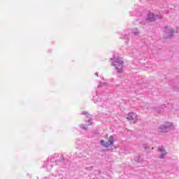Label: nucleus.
Listing matches in <instances>:
<instances>
[{
  "instance_id": "obj_3",
  "label": "nucleus",
  "mask_w": 179,
  "mask_h": 179,
  "mask_svg": "<svg viewBox=\"0 0 179 179\" xmlns=\"http://www.w3.org/2000/svg\"><path fill=\"white\" fill-rule=\"evenodd\" d=\"M114 137L113 136H110L108 138V141L106 142L104 140H101L100 143L103 148H108L110 146H113L114 145Z\"/></svg>"
},
{
  "instance_id": "obj_17",
  "label": "nucleus",
  "mask_w": 179,
  "mask_h": 179,
  "mask_svg": "<svg viewBox=\"0 0 179 179\" xmlns=\"http://www.w3.org/2000/svg\"><path fill=\"white\" fill-rule=\"evenodd\" d=\"M176 33H179V28H177Z\"/></svg>"
},
{
  "instance_id": "obj_16",
  "label": "nucleus",
  "mask_w": 179,
  "mask_h": 179,
  "mask_svg": "<svg viewBox=\"0 0 179 179\" xmlns=\"http://www.w3.org/2000/svg\"><path fill=\"white\" fill-rule=\"evenodd\" d=\"M100 86H104V84H101V83H99V85H98V87H100Z\"/></svg>"
},
{
  "instance_id": "obj_9",
  "label": "nucleus",
  "mask_w": 179,
  "mask_h": 179,
  "mask_svg": "<svg viewBox=\"0 0 179 179\" xmlns=\"http://www.w3.org/2000/svg\"><path fill=\"white\" fill-rule=\"evenodd\" d=\"M158 152H161V155L159 156V159H164V156L167 155V152H166V150L164 149V147L160 146L158 148Z\"/></svg>"
},
{
  "instance_id": "obj_19",
  "label": "nucleus",
  "mask_w": 179,
  "mask_h": 179,
  "mask_svg": "<svg viewBox=\"0 0 179 179\" xmlns=\"http://www.w3.org/2000/svg\"><path fill=\"white\" fill-rule=\"evenodd\" d=\"M178 79H179V77H178Z\"/></svg>"
},
{
  "instance_id": "obj_18",
  "label": "nucleus",
  "mask_w": 179,
  "mask_h": 179,
  "mask_svg": "<svg viewBox=\"0 0 179 179\" xmlns=\"http://www.w3.org/2000/svg\"><path fill=\"white\" fill-rule=\"evenodd\" d=\"M95 75H96V76H99V73H96Z\"/></svg>"
},
{
  "instance_id": "obj_15",
  "label": "nucleus",
  "mask_w": 179,
  "mask_h": 179,
  "mask_svg": "<svg viewBox=\"0 0 179 179\" xmlns=\"http://www.w3.org/2000/svg\"><path fill=\"white\" fill-rule=\"evenodd\" d=\"M82 114H83V115H87V112L84 110L82 112Z\"/></svg>"
},
{
  "instance_id": "obj_13",
  "label": "nucleus",
  "mask_w": 179,
  "mask_h": 179,
  "mask_svg": "<svg viewBox=\"0 0 179 179\" xmlns=\"http://www.w3.org/2000/svg\"><path fill=\"white\" fill-rule=\"evenodd\" d=\"M80 128H81V129H84L85 131L87 129V127L85 124L80 125Z\"/></svg>"
},
{
  "instance_id": "obj_1",
  "label": "nucleus",
  "mask_w": 179,
  "mask_h": 179,
  "mask_svg": "<svg viewBox=\"0 0 179 179\" xmlns=\"http://www.w3.org/2000/svg\"><path fill=\"white\" fill-rule=\"evenodd\" d=\"M112 66H115L117 73H122V68H124V60L116 55H114L113 58H110Z\"/></svg>"
},
{
  "instance_id": "obj_10",
  "label": "nucleus",
  "mask_w": 179,
  "mask_h": 179,
  "mask_svg": "<svg viewBox=\"0 0 179 179\" xmlns=\"http://www.w3.org/2000/svg\"><path fill=\"white\" fill-rule=\"evenodd\" d=\"M143 160V157L142 156H137L134 157V162H136V163H142Z\"/></svg>"
},
{
  "instance_id": "obj_12",
  "label": "nucleus",
  "mask_w": 179,
  "mask_h": 179,
  "mask_svg": "<svg viewBox=\"0 0 179 179\" xmlns=\"http://www.w3.org/2000/svg\"><path fill=\"white\" fill-rule=\"evenodd\" d=\"M87 117L89 118L88 120L87 121V122L89 123V125H90V122H92V115H87Z\"/></svg>"
},
{
  "instance_id": "obj_4",
  "label": "nucleus",
  "mask_w": 179,
  "mask_h": 179,
  "mask_svg": "<svg viewBox=\"0 0 179 179\" xmlns=\"http://www.w3.org/2000/svg\"><path fill=\"white\" fill-rule=\"evenodd\" d=\"M174 34V31L170 27H166L164 30V38H171L173 37V34Z\"/></svg>"
},
{
  "instance_id": "obj_11",
  "label": "nucleus",
  "mask_w": 179,
  "mask_h": 179,
  "mask_svg": "<svg viewBox=\"0 0 179 179\" xmlns=\"http://www.w3.org/2000/svg\"><path fill=\"white\" fill-rule=\"evenodd\" d=\"M132 34L134 35V36H138L139 34V31H138L137 29H134L132 31Z\"/></svg>"
},
{
  "instance_id": "obj_7",
  "label": "nucleus",
  "mask_w": 179,
  "mask_h": 179,
  "mask_svg": "<svg viewBox=\"0 0 179 179\" xmlns=\"http://www.w3.org/2000/svg\"><path fill=\"white\" fill-rule=\"evenodd\" d=\"M93 100L94 103L97 104L99 107H103V106H104V101H103L99 96L96 95V96H94Z\"/></svg>"
},
{
  "instance_id": "obj_8",
  "label": "nucleus",
  "mask_w": 179,
  "mask_h": 179,
  "mask_svg": "<svg viewBox=\"0 0 179 179\" xmlns=\"http://www.w3.org/2000/svg\"><path fill=\"white\" fill-rule=\"evenodd\" d=\"M127 120H129V121H136V120H138V115L134 112L129 113L127 116Z\"/></svg>"
},
{
  "instance_id": "obj_6",
  "label": "nucleus",
  "mask_w": 179,
  "mask_h": 179,
  "mask_svg": "<svg viewBox=\"0 0 179 179\" xmlns=\"http://www.w3.org/2000/svg\"><path fill=\"white\" fill-rule=\"evenodd\" d=\"M157 19H162V17L159 15H155L152 13H149L147 15L146 21L152 22H155V20Z\"/></svg>"
},
{
  "instance_id": "obj_14",
  "label": "nucleus",
  "mask_w": 179,
  "mask_h": 179,
  "mask_svg": "<svg viewBox=\"0 0 179 179\" xmlns=\"http://www.w3.org/2000/svg\"><path fill=\"white\" fill-rule=\"evenodd\" d=\"M143 149H145L146 150V149H148V145L143 144Z\"/></svg>"
},
{
  "instance_id": "obj_5",
  "label": "nucleus",
  "mask_w": 179,
  "mask_h": 179,
  "mask_svg": "<svg viewBox=\"0 0 179 179\" xmlns=\"http://www.w3.org/2000/svg\"><path fill=\"white\" fill-rule=\"evenodd\" d=\"M54 164H55V158L51 156L49 157L47 159V164L45 166L47 170L50 171L52 167H54Z\"/></svg>"
},
{
  "instance_id": "obj_2",
  "label": "nucleus",
  "mask_w": 179,
  "mask_h": 179,
  "mask_svg": "<svg viewBox=\"0 0 179 179\" xmlns=\"http://www.w3.org/2000/svg\"><path fill=\"white\" fill-rule=\"evenodd\" d=\"M173 127V123L170 122H166L163 124H161L158 128L159 132H167L170 128Z\"/></svg>"
}]
</instances>
